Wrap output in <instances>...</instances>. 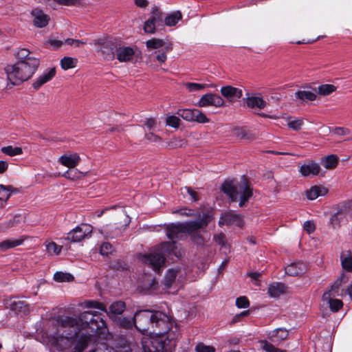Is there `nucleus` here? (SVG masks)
<instances>
[{"label":"nucleus","instance_id":"56","mask_svg":"<svg viewBox=\"0 0 352 352\" xmlns=\"http://www.w3.org/2000/svg\"><path fill=\"white\" fill-rule=\"evenodd\" d=\"M112 246L109 243H103L100 248V252L102 255H107L111 252Z\"/></svg>","mask_w":352,"mask_h":352},{"label":"nucleus","instance_id":"22","mask_svg":"<svg viewBox=\"0 0 352 352\" xmlns=\"http://www.w3.org/2000/svg\"><path fill=\"white\" fill-rule=\"evenodd\" d=\"M327 191V189L323 186H314L307 191L306 195L308 199L314 200L320 196L325 195Z\"/></svg>","mask_w":352,"mask_h":352},{"label":"nucleus","instance_id":"20","mask_svg":"<svg viewBox=\"0 0 352 352\" xmlns=\"http://www.w3.org/2000/svg\"><path fill=\"white\" fill-rule=\"evenodd\" d=\"M270 339L275 344H278L285 340L288 336V332L285 329H276L269 334Z\"/></svg>","mask_w":352,"mask_h":352},{"label":"nucleus","instance_id":"41","mask_svg":"<svg viewBox=\"0 0 352 352\" xmlns=\"http://www.w3.org/2000/svg\"><path fill=\"white\" fill-rule=\"evenodd\" d=\"M85 306L87 308H97L99 310L107 312L106 306L100 302L95 300H88L85 302Z\"/></svg>","mask_w":352,"mask_h":352},{"label":"nucleus","instance_id":"43","mask_svg":"<svg viewBox=\"0 0 352 352\" xmlns=\"http://www.w3.org/2000/svg\"><path fill=\"white\" fill-rule=\"evenodd\" d=\"M214 240L217 244L221 245V248H227V249L230 248V245H228V243L227 242L226 235L223 233H219V234H215L214 236Z\"/></svg>","mask_w":352,"mask_h":352},{"label":"nucleus","instance_id":"62","mask_svg":"<svg viewBox=\"0 0 352 352\" xmlns=\"http://www.w3.org/2000/svg\"><path fill=\"white\" fill-rule=\"evenodd\" d=\"M64 43L66 45H74L75 47H80L79 40H77V39L67 38L65 40Z\"/></svg>","mask_w":352,"mask_h":352},{"label":"nucleus","instance_id":"7","mask_svg":"<svg viewBox=\"0 0 352 352\" xmlns=\"http://www.w3.org/2000/svg\"><path fill=\"white\" fill-rule=\"evenodd\" d=\"M92 231L93 228L91 225L82 223L67 233L65 239L73 243L80 242L91 237Z\"/></svg>","mask_w":352,"mask_h":352},{"label":"nucleus","instance_id":"36","mask_svg":"<svg viewBox=\"0 0 352 352\" xmlns=\"http://www.w3.org/2000/svg\"><path fill=\"white\" fill-rule=\"evenodd\" d=\"M54 279L56 282H70L74 280V276L69 273H64L61 272H56L54 275Z\"/></svg>","mask_w":352,"mask_h":352},{"label":"nucleus","instance_id":"18","mask_svg":"<svg viewBox=\"0 0 352 352\" xmlns=\"http://www.w3.org/2000/svg\"><path fill=\"white\" fill-rule=\"evenodd\" d=\"M307 270L304 263L298 262L292 263L285 267V273L289 276H298L303 274Z\"/></svg>","mask_w":352,"mask_h":352},{"label":"nucleus","instance_id":"31","mask_svg":"<svg viewBox=\"0 0 352 352\" xmlns=\"http://www.w3.org/2000/svg\"><path fill=\"white\" fill-rule=\"evenodd\" d=\"M1 151L10 157L20 155L23 153V150L21 147H13L12 146H3L1 148Z\"/></svg>","mask_w":352,"mask_h":352},{"label":"nucleus","instance_id":"17","mask_svg":"<svg viewBox=\"0 0 352 352\" xmlns=\"http://www.w3.org/2000/svg\"><path fill=\"white\" fill-rule=\"evenodd\" d=\"M80 161V157L77 153L63 155L58 158V162L62 165L69 168V169L74 168L76 166Z\"/></svg>","mask_w":352,"mask_h":352},{"label":"nucleus","instance_id":"47","mask_svg":"<svg viewBox=\"0 0 352 352\" xmlns=\"http://www.w3.org/2000/svg\"><path fill=\"white\" fill-rule=\"evenodd\" d=\"M166 123L167 125L174 127L178 128L180 123V119L179 117L175 116H168L166 119Z\"/></svg>","mask_w":352,"mask_h":352},{"label":"nucleus","instance_id":"24","mask_svg":"<svg viewBox=\"0 0 352 352\" xmlns=\"http://www.w3.org/2000/svg\"><path fill=\"white\" fill-rule=\"evenodd\" d=\"M126 308L125 303L122 301H116L113 302L109 309V311L107 309V314L109 316H113L116 315L122 314Z\"/></svg>","mask_w":352,"mask_h":352},{"label":"nucleus","instance_id":"51","mask_svg":"<svg viewBox=\"0 0 352 352\" xmlns=\"http://www.w3.org/2000/svg\"><path fill=\"white\" fill-rule=\"evenodd\" d=\"M61 249V246L58 245L54 242H51L47 245V252L50 253H54L56 255L60 254Z\"/></svg>","mask_w":352,"mask_h":352},{"label":"nucleus","instance_id":"26","mask_svg":"<svg viewBox=\"0 0 352 352\" xmlns=\"http://www.w3.org/2000/svg\"><path fill=\"white\" fill-rule=\"evenodd\" d=\"M247 106L250 108L264 109L267 104L266 102L259 96H251L247 98Z\"/></svg>","mask_w":352,"mask_h":352},{"label":"nucleus","instance_id":"29","mask_svg":"<svg viewBox=\"0 0 352 352\" xmlns=\"http://www.w3.org/2000/svg\"><path fill=\"white\" fill-rule=\"evenodd\" d=\"M341 263L344 270L352 272V256L349 252L342 254Z\"/></svg>","mask_w":352,"mask_h":352},{"label":"nucleus","instance_id":"2","mask_svg":"<svg viewBox=\"0 0 352 352\" xmlns=\"http://www.w3.org/2000/svg\"><path fill=\"white\" fill-rule=\"evenodd\" d=\"M133 324L140 332L157 336L156 339H144L142 342L144 352H171L179 336L177 324L173 318L160 311L148 309L137 311Z\"/></svg>","mask_w":352,"mask_h":352},{"label":"nucleus","instance_id":"9","mask_svg":"<svg viewBox=\"0 0 352 352\" xmlns=\"http://www.w3.org/2000/svg\"><path fill=\"white\" fill-rule=\"evenodd\" d=\"M199 107H206L213 106L215 107H222L225 106L224 100L216 94L208 93L203 95L196 104Z\"/></svg>","mask_w":352,"mask_h":352},{"label":"nucleus","instance_id":"45","mask_svg":"<svg viewBox=\"0 0 352 352\" xmlns=\"http://www.w3.org/2000/svg\"><path fill=\"white\" fill-rule=\"evenodd\" d=\"M173 213H178L182 216L186 217H199L200 214L198 212H195L193 210L188 209V208H182L178 210H175L173 212Z\"/></svg>","mask_w":352,"mask_h":352},{"label":"nucleus","instance_id":"1","mask_svg":"<svg viewBox=\"0 0 352 352\" xmlns=\"http://www.w3.org/2000/svg\"><path fill=\"white\" fill-rule=\"evenodd\" d=\"M105 326L99 311H84L78 316H58L43 333L47 343L62 352H82L91 346L89 352H120L113 345L111 335L105 338L98 331Z\"/></svg>","mask_w":352,"mask_h":352},{"label":"nucleus","instance_id":"64","mask_svg":"<svg viewBox=\"0 0 352 352\" xmlns=\"http://www.w3.org/2000/svg\"><path fill=\"white\" fill-rule=\"evenodd\" d=\"M133 324V320H131L128 318H123L120 321V324L125 328H130Z\"/></svg>","mask_w":352,"mask_h":352},{"label":"nucleus","instance_id":"15","mask_svg":"<svg viewBox=\"0 0 352 352\" xmlns=\"http://www.w3.org/2000/svg\"><path fill=\"white\" fill-rule=\"evenodd\" d=\"M221 94L230 102H234L241 98L243 94L242 90L230 85L222 87Z\"/></svg>","mask_w":352,"mask_h":352},{"label":"nucleus","instance_id":"21","mask_svg":"<svg viewBox=\"0 0 352 352\" xmlns=\"http://www.w3.org/2000/svg\"><path fill=\"white\" fill-rule=\"evenodd\" d=\"M233 135L240 140H252L255 138V135L246 127L234 128Z\"/></svg>","mask_w":352,"mask_h":352},{"label":"nucleus","instance_id":"13","mask_svg":"<svg viewBox=\"0 0 352 352\" xmlns=\"http://www.w3.org/2000/svg\"><path fill=\"white\" fill-rule=\"evenodd\" d=\"M31 15L33 24L36 28L45 27L50 19V16L39 8H34L31 12Z\"/></svg>","mask_w":352,"mask_h":352},{"label":"nucleus","instance_id":"8","mask_svg":"<svg viewBox=\"0 0 352 352\" xmlns=\"http://www.w3.org/2000/svg\"><path fill=\"white\" fill-rule=\"evenodd\" d=\"M341 284V280H338L331 289L324 292L322 295V300L329 305V307L333 312L338 311L343 305L342 302L338 299H333L338 295V288Z\"/></svg>","mask_w":352,"mask_h":352},{"label":"nucleus","instance_id":"6","mask_svg":"<svg viewBox=\"0 0 352 352\" xmlns=\"http://www.w3.org/2000/svg\"><path fill=\"white\" fill-rule=\"evenodd\" d=\"M352 217V204H347L339 206L337 212L330 218V224L333 228L346 223Z\"/></svg>","mask_w":352,"mask_h":352},{"label":"nucleus","instance_id":"12","mask_svg":"<svg viewBox=\"0 0 352 352\" xmlns=\"http://www.w3.org/2000/svg\"><path fill=\"white\" fill-rule=\"evenodd\" d=\"M111 54H107L109 58H113L116 53V58L120 62L130 61L135 54L134 50L131 47H120L118 48L111 47Z\"/></svg>","mask_w":352,"mask_h":352},{"label":"nucleus","instance_id":"55","mask_svg":"<svg viewBox=\"0 0 352 352\" xmlns=\"http://www.w3.org/2000/svg\"><path fill=\"white\" fill-rule=\"evenodd\" d=\"M287 125L290 129L294 131H298L300 129L301 126L302 125V120L300 119L292 120L288 122Z\"/></svg>","mask_w":352,"mask_h":352},{"label":"nucleus","instance_id":"35","mask_svg":"<svg viewBox=\"0 0 352 352\" xmlns=\"http://www.w3.org/2000/svg\"><path fill=\"white\" fill-rule=\"evenodd\" d=\"M177 274V270H168L164 277V285L167 288H169L173 283L175 281Z\"/></svg>","mask_w":352,"mask_h":352},{"label":"nucleus","instance_id":"37","mask_svg":"<svg viewBox=\"0 0 352 352\" xmlns=\"http://www.w3.org/2000/svg\"><path fill=\"white\" fill-rule=\"evenodd\" d=\"M336 90V87L333 85L324 84L318 87V92L320 95L325 96L333 93Z\"/></svg>","mask_w":352,"mask_h":352},{"label":"nucleus","instance_id":"44","mask_svg":"<svg viewBox=\"0 0 352 352\" xmlns=\"http://www.w3.org/2000/svg\"><path fill=\"white\" fill-rule=\"evenodd\" d=\"M16 56L19 59L18 62H28V59L36 58L30 56V52L26 49H21L17 52Z\"/></svg>","mask_w":352,"mask_h":352},{"label":"nucleus","instance_id":"58","mask_svg":"<svg viewBox=\"0 0 352 352\" xmlns=\"http://www.w3.org/2000/svg\"><path fill=\"white\" fill-rule=\"evenodd\" d=\"M303 228L308 233H312L315 230V224L311 221H307L304 223Z\"/></svg>","mask_w":352,"mask_h":352},{"label":"nucleus","instance_id":"25","mask_svg":"<svg viewBox=\"0 0 352 352\" xmlns=\"http://www.w3.org/2000/svg\"><path fill=\"white\" fill-rule=\"evenodd\" d=\"M24 241V239H9L0 243V250L5 252L9 249L14 248L21 245Z\"/></svg>","mask_w":352,"mask_h":352},{"label":"nucleus","instance_id":"30","mask_svg":"<svg viewBox=\"0 0 352 352\" xmlns=\"http://www.w3.org/2000/svg\"><path fill=\"white\" fill-rule=\"evenodd\" d=\"M148 19L156 25H160L164 19L163 13L157 7L155 6L152 8L151 16Z\"/></svg>","mask_w":352,"mask_h":352},{"label":"nucleus","instance_id":"53","mask_svg":"<svg viewBox=\"0 0 352 352\" xmlns=\"http://www.w3.org/2000/svg\"><path fill=\"white\" fill-rule=\"evenodd\" d=\"M11 193L8 189L3 185H0V201L6 202L10 197Z\"/></svg>","mask_w":352,"mask_h":352},{"label":"nucleus","instance_id":"4","mask_svg":"<svg viewBox=\"0 0 352 352\" xmlns=\"http://www.w3.org/2000/svg\"><path fill=\"white\" fill-rule=\"evenodd\" d=\"M40 64L38 58H29L28 62H16L5 67L8 80L13 85H18L28 80L36 71Z\"/></svg>","mask_w":352,"mask_h":352},{"label":"nucleus","instance_id":"23","mask_svg":"<svg viewBox=\"0 0 352 352\" xmlns=\"http://www.w3.org/2000/svg\"><path fill=\"white\" fill-rule=\"evenodd\" d=\"M295 97L301 102L306 101H314L316 99L317 95L315 92L308 90H298L295 93Z\"/></svg>","mask_w":352,"mask_h":352},{"label":"nucleus","instance_id":"46","mask_svg":"<svg viewBox=\"0 0 352 352\" xmlns=\"http://www.w3.org/2000/svg\"><path fill=\"white\" fill-rule=\"evenodd\" d=\"M24 221L23 218L20 215L14 216L12 219L8 221L6 223V228H9L14 226H17L21 222Z\"/></svg>","mask_w":352,"mask_h":352},{"label":"nucleus","instance_id":"39","mask_svg":"<svg viewBox=\"0 0 352 352\" xmlns=\"http://www.w3.org/2000/svg\"><path fill=\"white\" fill-rule=\"evenodd\" d=\"M165 44L164 41L160 38H153L146 42V45L149 50L158 49Z\"/></svg>","mask_w":352,"mask_h":352},{"label":"nucleus","instance_id":"49","mask_svg":"<svg viewBox=\"0 0 352 352\" xmlns=\"http://www.w3.org/2000/svg\"><path fill=\"white\" fill-rule=\"evenodd\" d=\"M261 343L263 344L262 348L267 352H286L285 350L275 347L272 344L267 341H262Z\"/></svg>","mask_w":352,"mask_h":352},{"label":"nucleus","instance_id":"38","mask_svg":"<svg viewBox=\"0 0 352 352\" xmlns=\"http://www.w3.org/2000/svg\"><path fill=\"white\" fill-rule=\"evenodd\" d=\"M184 86L189 92L199 91L209 87L207 84H200L195 82H186Z\"/></svg>","mask_w":352,"mask_h":352},{"label":"nucleus","instance_id":"52","mask_svg":"<svg viewBox=\"0 0 352 352\" xmlns=\"http://www.w3.org/2000/svg\"><path fill=\"white\" fill-rule=\"evenodd\" d=\"M156 24L151 22L149 19L145 21L144 25V30L146 33L153 34L155 32Z\"/></svg>","mask_w":352,"mask_h":352},{"label":"nucleus","instance_id":"28","mask_svg":"<svg viewBox=\"0 0 352 352\" xmlns=\"http://www.w3.org/2000/svg\"><path fill=\"white\" fill-rule=\"evenodd\" d=\"M182 19V14L179 11H175L168 14L164 19V23L168 27L175 25Z\"/></svg>","mask_w":352,"mask_h":352},{"label":"nucleus","instance_id":"5","mask_svg":"<svg viewBox=\"0 0 352 352\" xmlns=\"http://www.w3.org/2000/svg\"><path fill=\"white\" fill-rule=\"evenodd\" d=\"M222 190L232 201H239L241 208L243 207L253 195L252 184L245 176H242L239 182L229 181L222 185Z\"/></svg>","mask_w":352,"mask_h":352},{"label":"nucleus","instance_id":"61","mask_svg":"<svg viewBox=\"0 0 352 352\" xmlns=\"http://www.w3.org/2000/svg\"><path fill=\"white\" fill-rule=\"evenodd\" d=\"M48 43L54 48L56 49L60 47L65 43L61 41L54 38L49 40Z\"/></svg>","mask_w":352,"mask_h":352},{"label":"nucleus","instance_id":"11","mask_svg":"<svg viewBox=\"0 0 352 352\" xmlns=\"http://www.w3.org/2000/svg\"><path fill=\"white\" fill-rule=\"evenodd\" d=\"M219 225L220 226L223 225L234 226L241 228L243 225V220L239 214L230 211L222 214L219 219Z\"/></svg>","mask_w":352,"mask_h":352},{"label":"nucleus","instance_id":"42","mask_svg":"<svg viewBox=\"0 0 352 352\" xmlns=\"http://www.w3.org/2000/svg\"><path fill=\"white\" fill-rule=\"evenodd\" d=\"M85 175V174L77 169H70L67 170L63 176L65 177L67 179H71V180H75L80 177V175Z\"/></svg>","mask_w":352,"mask_h":352},{"label":"nucleus","instance_id":"27","mask_svg":"<svg viewBox=\"0 0 352 352\" xmlns=\"http://www.w3.org/2000/svg\"><path fill=\"white\" fill-rule=\"evenodd\" d=\"M10 309L14 311L26 314L30 311L28 305L23 300H14L9 305Z\"/></svg>","mask_w":352,"mask_h":352},{"label":"nucleus","instance_id":"40","mask_svg":"<svg viewBox=\"0 0 352 352\" xmlns=\"http://www.w3.org/2000/svg\"><path fill=\"white\" fill-rule=\"evenodd\" d=\"M193 113H194V109H179L177 111V114L179 116L182 117L184 120L188 121V122H192L193 121Z\"/></svg>","mask_w":352,"mask_h":352},{"label":"nucleus","instance_id":"59","mask_svg":"<svg viewBox=\"0 0 352 352\" xmlns=\"http://www.w3.org/2000/svg\"><path fill=\"white\" fill-rule=\"evenodd\" d=\"M167 59V56L165 52L158 53L155 56V60L160 63H164Z\"/></svg>","mask_w":352,"mask_h":352},{"label":"nucleus","instance_id":"48","mask_svg":"<svg viewBox=\"0 0 352 352\" xmlns=\"http://www.w3.org/2000/svg\"><path fill=\"white\" fill-rule=\"evenodd\" d=\"M196 352H215V349L209 345H206L202 342L198 343L195 346Z\"/></svg>","mask_w":352,"mask_h":352},{"label":"nucleus","instance_id":"54","mask_svg":"<svg viewBox=\"0 0 352 352\" xmlns=\"http://www.w3.org/2000/svg\"><path fill=\"white\" fill-rule=\"evenodd\" d=\"M236 305L239 308H247L249 307L250 303L248 299L245 296H241L236 298Z\"/></svg>","mask_w":352,"mask_h":352},{"label":"nucleus","instance_id":"57","mask_svg":"<svg viewBox=\"0 0 352 352\" xmlns=\"http://www.w3.org/2000/svg\"><path fill=\"white\" fill-rule=\"evenodd\" d=\"M332 131L338 135H344L350 133L349 129L344 127H335L332 129Z\"/></svg>","mask_w":352,"mask_h":352},{"label":"nucleus","instance_id":"14","mask_svg":"<svg viewBox=\"0 0 352 352\" xmlns=\"http://www.w3.org/2000/svg\"><path fill=\"white\" fill-rule=\"evenodd\" d=\"M300 174L304 177H312L318 175L320 171V166L318 163L309 161L302 164L299 170Z\"/></svg>","mask_w":352,"mask_h":352},{"label":"nucleus","instance_id":"63","mask_svg":"<svg viewBox=\"0 0 352 352\" xmlns=\"http://www.w3.org/2000/svg\"><path fill=\"white\" fill-rule=\"evenodd\" d=\"M59 4H63L65 6H72L75 5L78 3V0H54Z\"/></svg>","mask_w":352,"mask_h":352},{"label":"nucleus","instance_id":"19","mask_svg":"<svg viewBox=\"0 0 352 352\" xmlns=\"http://www.w3.org/2000/svg\"><path fill=\"white\" fill-rule=\"evenodd\" d=\"M286 291V287L281 283H273L268 286L267 293L272 298H278Z\"/></svg>","mask_w":352,"mask_h":352},{"label":"nucleus","instance_id":"16","mask_svg":"<svg viewBox=\"0 0 352 352\" xmlns=\"http://www.w3.org/2000/svg\"><path fill=\"white\" fill-rule=\"evenodd\" d=\"M56 74L55 68H50L43 72L38 78L33 82L32 86L34 89H38L42 85L51 80Z\"/></svg>","mask_w":352,"mask_h":352},{"label":"nucleus","instance_id":"33","mask_svg":"<svg viewBox=\"0 0 352 352\" xmlns=\"http://www.w3.org/2000/svg\"><path fill=\"white\" fill-rule=\"evenodd\" d=\"M192 122L205 124L208 123L210 122V119L206 116V115L204 113H203L199 109H194Z\"/></svg>","mask_w":352,"mask_h":352},{"label":"nucleus","instance_id":"10","mask_svg":"<svg viewBox=\"0 0 352 352\" xmlns=\"http://www.w3.org/2000/svg\"><path fill=\"white\" fill-rule=\"evenodd\" d=\"M212 217L210 214H204L203 217L197 220L182 223L183 230L186 232L196 231L203 227L206 226L211 221Z\"/></svg>","mask_w":352,"mask_h":352},{"label":"nucleus","instance_id":"34","mask_svg":"<svg viewBox=\"0 0 352 352\" xmlns=\"http://www.w3.org/2000/svg\"><path fill=\"white\" fill-rule=\"evenodd\" d=\"M77 59L72 57H64L60 60V65L62 69L67 70L74 68L76 66Z\"/></svg>","mask_w":352,"mask_h":352},{"label":"nucleus","instance_id":"50","mask_svg":"<svg viewBox=\"0 0 352 352\" xmlns=\"http://www.w3.org/2000/svg\"><path fill=\"white\" fill-rule=\"evenodd\" d=\"M182 193L185 194L186 192L189 195L190 199L193 201H197L199 200V197L197 195V192L192 190L190 187H185L184 188L182 189Z\"/></svg>","mask_w":352,"mask_h":352},{"label":"nucleus","instance_id":"3","mask_svg":"<svg viewBox=\"0 0 352 352\" xmlns=\"http://www.w3.org/2000/svg\"><path fill=\"white\" fill-rule=\"evenodd\" d=\"M185 234L182 223L168 226L166 235L171 241L164 242L153 252L142 255L141 256L142 262L151 267L155 272H160L164 264L166 254L175 255L177 257L181 256L178 244L175 240L181 239Z\"/></svg>","mask_w":352,"mask_h":352},{"label":"nucleus","instance_id":"60","mask_svg":"<svg viewBox=\"0 0 352 352\" xmlns=\"http://www.w3.org/2000/svg\"><path fill=\"white\" fill-rule=\"evenodd\" d=\"M146 140L150 142H160L161 140L160 138L153 133H149L145 135Z\"/></svg>","mask_w":352,"mask_h":352},{"label":"nucleus","instance_id":"32","mask_svg":"<svg viewBox=\"0 0 352 352\" xmlns=\"http://www.w3.org/2000/svg\"><path fill=\"white\" fill-rule=\"evenodd\" d=\"M323 162L327 169H333L338 165V157L336 155H329L323 158Z\"/></svg>","mask_w":352,"mask_h":352}]
</instances>
